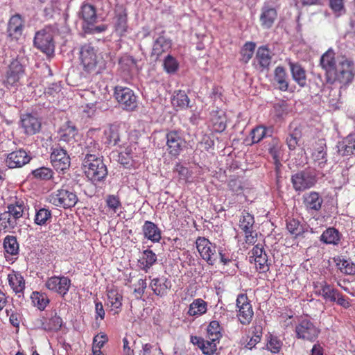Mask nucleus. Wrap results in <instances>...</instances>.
Returning <instances> with one entry per match:
<instances>
[{
	"instance_id": "1",
	"label": "nucleus",
	"mask_w": 355,
	"mask_h": 355,
	"mask_svg": "<svg viewBox=\"0 0 355 355\" xmlns=\"http://www.w3.org/2000/svg\"><path fill=\"white\" fill-rule=\"evenodd\" d=\"M320 65L325 71L327 83L340 85V88L345 87L352 83L355 76L354 62L345 55L336 57L332 49L327 50L320 58Z\"/></svg>"
},
{
	"instance_id": "2",
	"label": "nucleus",
	"mask_w": 355,
	"mask_h": 355,
	"mask_svg": "<svg viewBox=\"0 0 355 355\" xmlns=\"http://www.w3.org/2000/svg\"><path fill=\"white\" fill-rule=\"evenodd\" d=\"M83 164L86 176L94 183L103 181L107 175L106 165L96 154H86Z\"/></svg>"
},
{
	"instance_id": "3",
	"label": "nucleus",
	"mask_w": 355,
	"mask_h": 355,
	"mask_svg": "<svg viewBox=\"0 0 355 355\" xmlns=\"http://www.w3.org/2000/svg\"><path fill=\"white\" fill-rule=\"evenodd\" d=\"M78 200V196L71 189L61 188L49 196V202L53 205L64 209L74 207Z\"/></svg>"
},
{
	"instance_id": "4",
	"label": "nucleus",
	"mask_w": 355,
	"mask_h": 355,
	"mask_svg": "<svg viewBox=\"0 0 355 355\" xmlns=\"http://www.w3.org/2000/svg\"><path fill=\"white\" fill-rule=\"evenodd\" d=\"M295 336L297 339L314 342L318 337L320 330L307 318H300L295 325Z\"/></svg>"
},
{
	"instance_id": "5",
	"label": "nucleus",
	"mask_w": 355,
	"mask_h": 355,
	"mask_svg": "<svg viewBox=\"0 0 355 355\" xmlns=\"http://www.w3.org/2000/svg\"><path fill=\"white\" fill-rule=\"evenodd\" d=\"M51 162L58 171L67 170L71 164V159L67 153L68 148L65 145L58 144L51 148Z\"/></svg>"
},
{
	"instance_id": "6",
	"label": "nucleus",
	"mask_w": 355,
	"mask_h": 355,
	"mask_svg": "<svg viewBox=\"0 0 355 355\" xmlns=\"http://www.w3.org/2000/svg\"><path fill=\"white\" fill-rule=\"evenodd\" d=\"M114 96L123 110L132 111L137 107V96L130 88L115 87Z\"/></svg>"
},
{
	"instance_id": "7",
	"label": "nucleus",
	"mask_w": 355,
	"mask_h": 355,
	"mask_svg": "<svg viewBox=\"0 0 355 355\" xmlns=\"http://www.w3.org/2000/svg\"><path fill=\"white\" fill-rule=\"evenodd\" d=\"M33 42L35 47L47 55L54 52L53 35L50 28H45L37 31L35 33Z\"/></svg>"
},
{
	"instance_id": "8",
	"label": "nucleus",
	"mask_w": 355,
	"mask_h": 355,
	"mask_svg": "<svg viewBox=\"0 0 355 355\" xmlns=\"http://www.w3.org/2000/svg\"><path fill=\"white\" fill-rule=\"evenodd\" d=\"M237 318L243 325H248L254 316L252 304L246 294H239L236 298Z\"/></svg>"
},
{
	"instance_id": "9",
	"label": "nucleus",
	"mask_w": 355,
	"mask_h": 355,
	"mask_svg": "<svg viewBox=\"0 0 355 355\" xmlns=\"http://www.w3.org/2000/svg\"><path fill=\"white\" fill-rule=\"evenodd\" d=\"M166 150L173 157H177L185 146V139L181 130H170L166 135Z\"/></svg>"
},
{
	"instance_id": "10",
	"label": "nucleus",
	"mask_w": 355,
	"mask_h": 355,
	"mask_svg": "<svg viewBox=\"0 0 355 355\" xmlns=\"http://www.w3.org/2000/svg\"><path fill=\"white\" fill-rule=\"evenodd\" d=\"M315 173L311 171H302L291 177L293 187L296 191L301 192L308 189L316 183Z\"/></svg>"
},
{
	"instance_id": "11",
	"label": "nucleus",
	"mask_w": 355,
	"mask_h": 355,
	"mask_svg": "<svg viewBox=\"0 0 355 355\" xmlns=\"http://www.w3.org/2000/svg\"><path fill=\"white\" fill-rule=\"evenodd\" d=\"M24 65L19 58L13 60L8 67L4 85L7 88L17 87L20 79L24 76Z\"/></svg>"
},
{
	"instance_id": "12",
	"label": "nucleus",
	"mask_w": 355,
	"mask_h": 355,
	"mask_svg": "<svg viewBox=\"0 0 355 355\" xmlns=\"http://www.w3.org/2000/svg\"><path fill=\"white\" fill-rule=\"evenodd\" d=\"M31 159L29 153L21 148L8 153L5 159V164L9 168L13 169L21 168L29 163Z\"/></svg>"
},
{
	"instance_id": "13",
	"label": "nucleus",
	"mask_w": 355,
	"mask_h": 355,
	"mask_svg": "<svg viewBox=\"0 0 355 355\" xmlns=\"http://www.w3.org/2000/svg\"><path fill=\"white\" fill-rule=\"evenodd\" d=\"M80 57L81 63L87 71L90 72L96 69L98 62L96 51L90 44H85L82 46Z\"/></svg>"
},
{
	"instance_id": "14",
	"label": "nucleus",
	"mask_w": 355,
	"mask_h": 355,
	"mask_svg": "<svg viewBox=\"0 0 355 355\" xmlns=\"http://www.w3.org/2000/svg\"><path fill=\"white\" fill-rule=\"evenodd\" d=\"M196 244L201 257L209 264L213 265L216 260V246L207 239L200 236L196 239Z\"/></svg>"
},
{
	"instance_id": "15",
	"label": "nucleus",
	"mask_w": 355,
	"mask_h": 355,
	"mask_svg": "<svg viewBox=\"0 0 355 355\" xmlns=\"http://www.w3.org/2000/svg\"><path fill=\"white\" fill-rule=\"evenodd\" d=\"M46 287L62 296L67 293L71 286V280L65 276H53L48 278Z\"/></svg>"
},
{
	"instance_id": "16",
	"label": "nucleus",
	"mask_w": 355,
	"mask_h": 355,
	"mask_svg": "<svg viewBox=\"0 0 355 355\" xmlns=\"http://www.w3.org/2000/svg\"><path fill=\"white\" fill-rule=\"evenodd\" d=\"M78 135L77 128L71 125L70 123H67L64 125L59 132V144L61 146L65 145L69 149L70 147H73L74 144L76 142V136Z\"/></svg>"
},
{
	"instance_id": "17",
	"label": "nucleus",
	"mask_w": 355,
	"mask_h": 355,
	"mask_svg": "<svg viewBox=\"0 0 355 355\" xmlns=\"http://www.w3.org/2000/svg\"><path fill=\"white\" fill-rule=\"evenodd\" d=\"M20 123L24 133L28 135H33L39 132L42 125L40 120L31 114H23L21 117Z\"/></svg>"
},
{
	"instance_id": "18",
	"label": "nucleus",
	"mask_w": 355,
	"mask_h": 355,
	"mask_svg": "<svg viewBox=\"0 0 355 355\" xmlns=\"http://www.w3.org/2000/svg\"><path fill=\"white\" fill-rule=\"evenodd\" d=\"M277 17V10L268 3H264L261 8L259 17L261 26L265 29L270 28L273 26Z\"/></svg>"
},
{
	"instance_id": "19",
	"label": "nucleus",
	"mask_w": 355,
	"mask_h": 355,
	"mask_svg": "<svg viewBox=\"0 0 355 355\" xmlns=\"http://www.w3.org/2000/svg\"><path fill=\"white\" fill-rule=\"evenodd\" d=\"M303 203L306 210L309 213H313L321 209L323 199L318 192L311 191L303 196Z\"/></svg>"
},
{
	"instance_id": "20",
	"label": "nucleus",
	"mask_w": 355,
	"mask_h": 355,
	"mask_svg": "<svg viewBox=\"0 0 355 355\" xmlns=\"http://www.w3.org/2000/svg\"><path fill=\"white\" fill-rule=\"evenodd\" d=\"M254 223V216L244 211L240 219L239 227L245 232V241L248 243H254L252 227Z\"/></svg>"
},
{
	"instance_id": "21",
	"label": "nucleus",
	"mask_w": 355,
	"mask_h": 355,
	"mask_svg": "<svg viewBox=\"0 0 355 355\" xmlns=\"http://www.w3.org/2000/svg\"><path fill=\"white\" fill-rule=\"evenodd\" d=\"M24 20L19 14L12 16L8 21L7 32L9 37L18 40L22 35L24 29Z\"/></svg>"
},
{
	"instance_id": "22",
	"label": "nucleus",
	"mask_w": 355,
	"mask_h": 355,
	"mask_svg": "<svg viewBox=\"0 0 355 355\" xmlns=\"http://www.w3.org/2000/svg\"><path fill=\"white\" fill-rule=\"evenodd\" d=\"M105 136V143L110 146H121L124 144L123 136L120 132V128L117 125H110L104 131Z\"/></svg>"
},
{
	"instance_id": "23",
	"label": "nucleus",
	"mask_w": 355,
	"mask_h": 355,
	"mask_svg": "<svg viewBox=\"0 0 355 355\" xmlns=\"http://www.w3.org/2000/svg\"><path fill=\"white\" fill-rule=\"evenodd\" d=\"M150 287L154 294L157 296L164 297L166 295L168 291L171 288V282L166 277H156L151 280Z\"/></svg>"
},
{
	"instance_id": "24",
	"label": "nucleus",
	"mask_w": 355,
	"mask_h": 355,
	"mask_svg": "<svg viewBox=\"0 0 355 355\" xmlns=\"http://www.w3.org/2000/svg\"><path fill=\"white\" fill-rule=\"evenodd\" d=\"M114 28L116 32L121 36L123 35L128 29L127 12L121 6H117L116 9Z\"/></svg>"
},
{
	"instance_id": "25",
	"label": "nucleus",
	"mask_w": 355,
	"mask_h": 355,
	"mask_svg": "<svg viewBox=\"0 0 355 355\" xmlns=\"http://www.w3.org/2000/svg\"><path fill=\"white\" fill-rule=\"evenodd\" d=\"M291 73L293 80L301 87L306 85V72L299 62H288Z\"/></svg>"
},
{
	"instance_id": "26",
	"label": "nucleus",
	"mask_w": 355,
	"mask_h": 355,
	"mask_svg": "<svg viewBox=\"0 0 355 355\" xmlns=\"http://www.w3.org/2000/svg\"><path fill=\"white\" fill-rule=\"evenodd\" d=\"M318 287V289L315 291L317 295L322 297L326 302L334 303L336 296L339 291L338 289L325 281L320 282Z\"/></svg>"
},
{
	"instance_id": "27",
	"label": "nucleus",
	"mask_w": 355,
	"mask_h": 355,
	"mask_svg": "<svg viewBox=\"0 0 355 355\" xmlns=\"http://www.w3.org/2000/svg\"><path fill=\"white\" fill-rule=\"evenodd\" d=\"M268 153L272 156L274 160V164L278 171L279 168L282 167L280 158L282 154V144L278 138L272 137L269 141L268 144Z\"/></svg>"
},
{
	"instance_id": "28",
	"label": "nucleus",
	"mask_w": 355,
	"mask_h": 355,
	"mask_svg": "<svg viewBox=\"0 0 355 355\" xmlns=\"http://www.w3.org/2000/svg\"><path fill=\"white\" fill-rule=\"evenodd\" d=\"M142 232L144 238L153 243H157L162 238L160 229L156 224L151 221L146 220L142 226Z\"/></svg>"
},
{
	"instance_id": "29",
	"label": "nucleus",
	"mask_w": 355,
	"mask_h": 355,
	"mask_svg": "<svg viewBox=\"0 0 355 355\" xmlns=\"http://www.w3.org/2000/svg\"><path fill=\"white\" fill-rule=\"evenodd\" d=\"M171 48V41L164 37L159 35L154 42L151 55L157 60L163 53L168 51Z\"/></svg>"
},
{
	"instance_id": "30",
	"label": "nucleus",
	"mask_w": 355,
	"mask_h": 355,
	"mask_svg": "<svg viewBox=\"0 0 355 355\" xmlns=\"http://www.w3.org/2000/svg\"><path fill=\"white\" fill-rule=\"evenodd\" d=\"M302 136V126L295 123H292L290 125L289 133L286 137V141L290 150H294Z\"/></svg>"
},
{
	"instance_id": "31",
	"label": "nucleus",
	"mask_w": 355,
	"mask_h": 355,
	"mask_svg": "<svg viewBox=\"0 0 355 355\" xmlns=\"http://www.w3.org/2000/svg\"><path fill=\"white\" fill-rule=\"evenodd\" d=\"M8 280L10 286L12 291L18 295L19 297L24 295L25 289V280L24 277L19 273L9 274Z\"/></svg>"
},
{
	"instance_id": "32",
	"label": "nucleus",
	"mask_w": 355,
	"mask_h": 355,
	"mask_svg": "<svg viewBox=\"0 0 355 355\" xmlns=\"http://www.w3.org/2000/svg\"><path fill=\"white\" fill-rule=\"evenodd\" d=\"M157 257L155 252L149 249L145 250L138 261L139 267L145 272H148L150 268L157 262Z\"/></svg>"
},
{
	"instance_id": "33",
	"label": "nucleus",
	"mask_w": 355,
	"mask_h": 355,
	"mask_svg": "<svg viewBox=\"0 0 355 355\" xmlns=\"http://www.w3.org/2000/svg\"><path fill=\"white\" fill-rule=\"evenodd\" d=\"M191 342L193 344H197L198 346L201 349L203 354L211 355L216 351V345L218 343V340H212L209 339L205 340L200 337L194 336L191 337Z\"/></svg>"
},
{
	"instance_id": "34",
	"label": "nucleus",
	"mask_w": 355,
	"mask_h": 355,
	"mask_svg": "<svg viewBox=\"0 0 355 355\" xmlns=\"http://www.w3.org/2000/svg\"><path fill=\"white\" fill-rule=\"evenodd\" d=\"M338 153L341 156L355 154V134L349 135L337 145Z\"/></svg>"
},
{
	"instance_id": "35",
	"label": "nucleus",
	"mask_w": 355,
	"mask_h": 355,
	"mask_svg": "<svg viewBox=\"0 0 355 355\" xmlns=\"http://www.w3.org/2000/svg\"><path fill=\"white\" fill-rule=\"evenodd\" d=\"M312 158L314 162L318 164L320 168H323L327 162V155L326 151V144L323 141H319L317 146L315 148L312 153Z\"/></svg>"
},
{
	"instance_id": "36",
	"label": "nucleus",
	"mask_w": 355,
	"mask_h": 355,
	"mask_svg": "<svg viewBox=\"0 0 355 355\" xmlns=\"http://www.w3.org/2000/svg\"><path fill=\"white\" fill-rule=\"evenodd\" d=\"M334 261L340 272L347 275H355V263L351 260L345 259L342 256H337L334 258Z\"/></svg>"
},
{
	"instance_id": "37",
	"label": "nucleus",
	"mask_w": 355,
	"mask_h": 355,
	"mask_svg": "<svg viewBox=\"0 0 355 355\" xmlns=\"http://www.w3.org/2000/svg\"><path fill=\"white\" fill-rule=\"evenodd\" d=\"M255 59L261 69H268L272 60L271 52L266 46H259L257 51Z\"/></svg>"
},
{
	"instance_id": "38",
	"label": "nucleus",
	"mask_w": 355,
	"mask_h": 355,
	"mask_svg": "<svg viewBox=\"0 0 355 355\" xmlns=\"http://www.w3.org/2000/svg\"><path fill=\"white\" fill-rule=\"evenodd\" d=\"M27 211V207L22 200H16L8 206V211L17 220L23 217Z\"/></svg>"
},
{
	"instance_id": "39",
	"label": "nucleus",
	"mask_w": 355,
	"mask_h": 355,
	"mask_svg": "<svg viewBox=\"0 0 355 355\" xmlns=\"http://www.w3.org/2000/svg\"><path fill=\"white\" fill-rule=\"evenodd\" d=\"M81 17L88 24H93L97 21L96 6L89 3H83L81 6Z\"/></svg>"
},
{
	"instance_id": "40",
	"label": "nucleus",
	"mask_w": 355,
	"mask_h": 355,
	"mask_svg": "<svg viewBox=\"0 0 355 355\" xmlns=\"http://www.w3.org/2000/svg\"><path fill=\"white\" fill-rule=\"evenodd\" d=\"M341 234L334 227H329L320 236V241L326 244L338 245L340 241Z\"/></svg>"
},
{
	"instance_id": "41",
	"label": "nucleus",
	"mask_w": 355,
	"mask_h": 355,
	"mask_svg": "<svg viewBox=\"0 0 355 355\" xmlns=\"http://www.w3.org/2000/svg\"><path fill=\"white\" fill-rule=\"evenodd\" d=\"M274 80L278 85V88L281 91H286L288 88V76L286 69L278 66L274 71Z\"/></svg>"
},
{
	"instance_id": "42",
	"label": "nucleus",
	"mask_w": 355,
	"mask_h": 355,
	"mask_svg": "<svg viewBox=\"0 0 355 355\" xmlns=\"http://www.w3.org/2000/svg\"><path fill=\"white\" fill-rule=\"evenodd\" d=\"M272 133V130L270 128H266L263 125H258L255 127L251 130L250 132L252 144H257L263 138L270 137Z\"/></svg>"
},
{
	"instance_id": "43",
	"label": "nucleus",
	"mask_w": 355,
	"mask_h": 355,
	"mask_svg": "<svg viewBox=\"0 0 355 355\" xmlns=\"http://www.w3.org/2000/svg\"><path fill=\"white\" fill-rule=\"evenodd\" d=\"M207 303L202 299L198 298L189 305L188 314L190 316L202 315L207 312Z\"/></svg>"
},
{
	"instance_id": "44",
	"label": "nucleus",
	"mask_w": 355,
	"mask_h": 355,
	"mask_svg": "<svg viewBox=\"0 0 355 355\" xmlns=\"http://www.w3.org/2000/svg\"><path fill=\"white\" fill-rule=\"evenodd\" d=\"M62 325V320L56 313L49 318H46L42 323V329L47 331H57L61 328Z\"/></svg>"
},
{
	"instance_id": "45",
	"label": "nucleus",
	"mask_w": 355,
	"mask_h": 355,
	"mask_svg": "<svg viewBox=\"0 0 355 355\" xmlns=\"http://www.w3.org/2000/svg\"><path fill=\"white\" fill-rule=\"evenodd\" d=\"M108 303L110 304L112 311L114 313H118V310L122 306V295L116 289H110L107 291Z\"/></svg>"
},
{
	"instance_id": "46",
	"label": "nucleus",
	"mask_w": 355,
	"mask_h": 355,
	"mask_svg": "<svg viewBox=\"0 0 355 355\" xmlns=\"http://www.w3.org/2000/svg\"><path fill=\"white\" fill-rule=\"evenodd\" d=\"M171 103L178 109H186L189 107V99L184 91L179 90L173 95Z\"/></svg>"
},
{
	"instance_id": "47",
	"label": "nucleus",
	"mask_w": 355,
	"mask_h": 355,
	"mask_svg": "<svg viewBox=\"0 0 355 355\" xmlns=\"http://www.w3.org/2000/svg\"><path fill=\"white\" fill-rule=\"evenodd\" d=\"M288 231L295 237L302 236L304 233V225L297 219L288 218L286 221Z\"/></svg>"
},
{
	"instance_id": "48",
	"label": "nucleus",
	"mask_w": 355,
	"mask_h": 355,
	"mask_svg": "<svg viewBox=\"0 0 355 355\" xmlns=\"http://www.w3.org/2000/svg\"><path fill=\"white\" fill-rule=\"evenodd\" d=\"M3 248L7 254L17 255L19 253V244L14 236H6L3 241Z\"/></svg>"
},
{
	"instance_id": "49",
	"label": "nucleus",
	"mask_w": 355,
	"mask_h": 355,
	"mask_svg": "<svg viewBox=\"0 0 355 355\" xmlns=\"http://www.w3.org/2000/svg\"><path fill=\"white\" fill-rule=\"evenodd\" d=\"M52 218L51 211L46 208L36 210L34 222L38 225H45L50 222Z\"/></svg>"
},
{
	"instance_id": "50",
	"label": "nucleus",
	"mask_w": 355,
	"mask_h": 355,
	"mask_svg": "<svg viewBox=\"0 0 355 355\" xmlns=\"http://www.w3.org/2000/svg\"><path fill=\"white\" fill-rule=\"evenodd\" d=\"M35 179L43 181L51 180L54 175L53 171L48 167L42 166L31 171Z\"/></svg>"
},
{
	"instance_id": "51",
	"label": "nucleus",
	"mask_w": 355,
	"mask_h": 355,
	"mask_svg": "<svg viewBox=\"0 0 355 355\" xmlns=\"http://www.w3.org/2000/svg\"><path fill=\"white\" fill-rule=\"evenodd\" d=\"M256 44L253 42H246L241 50V60L244 63H248L252 58L254 53Z\"/></svg>"
},
{
	"instance_id": "52",
	"label": "nucleus",
	"mask_w": 355,
	"mask_h": 355,
	"mask_svg": "<svg viewBox=\"0 0 355 355\" xmlns=\"http://www.w3.org/2000/svg\"><path fill=\"white\" fill-rule=\"evenodd\" d=\"M221 328L216 320L211 321L207 327V334L209 340H218L221 337Z\"/></svg>"
},
{
	"instance_id": "53",
	"label": "nucleus",
	"mask_w": 355,
	"mask_h": 355,
	"mask_svg": "<svg viewBox=\"0 0 355 355\" xmlns=\"http://www.w3.org/2000/svg\"><path fill=\"white\" fill-rule=\"evenodd\" d=\"M31 299L34 304L40 310H44L49 302L46 294L37 291L33 292Z\"/></svg>"
},
{
	"instance_id": "54",
	"label": "nucleus",
	"mask_w": 355,
	"mask_h": 355,
	"mask_svg": "<svg viewBox=\"0 0 355 355\" xmlns=\"http://www.w3.org/2000/svg\"><path fill=\"white\" fill-rule=\"evenodd\" d=\"M105 202L112 214H116L118 211L122 208V204L117 196L108 195L106 198Z\"/></svg>"
},
{
	"instance_id": "55",
	"label": "nucleus",
	"mask_w": 355,
	"mask_h": 355,
	"mask_svg": "<svg viewBox=\"0 0 355 355\" xmlns=\"http://www.w3.org/2000/svg\"><path fill=\"white\" fill-rule=\"evenodd\" d=\"M164 69L168 73H175L179 67L177 60L171 55H168L164 60Z\"/></svg>"
},
{
	"instance_id": "56",
	"label": "nucleus",
	"mask_w": 355,
	"mask_h": 355,
	"mask_svg": "<svg viewBox=\"0 0 355 355\" xmlns=\"http://www.w3.org/2000/svg\"><path fill=\"white\" fill-rule=\"evenodd\" d=\"M0 221L1 225L6 229H13L17 224V220L8 211L0 214Z\"/></svg>"
},
{
	"instance_id": "57",
	"label": "nucleus",
	"mask_w": 355,
	"mask_h": 355,
	"mask_svg": "<svg viewBox=\"0 0 355 355\" xmlns=\"http://www.w3.org/2000/svg\"><path fill=\"white\" fill-rule=\"evenodd\" d=\"M6 313L7 316L9 317L10 323L15 327H19L21 316L17 309L13 306L12 307L8 306L6 309Z\"/></svg>"
},
{
	"instance_id": "58",
	"label": "nucleus",
	"mask_w": 355,
	"mask_h": 355,
	"mask_svg": "<svg viewBox=\"0 0 355 355\" xmlns=\"http://www.w3.org/2000/svg\"><path fill=\"white\" fill-rule=\"evenodd\" d=\"M329 6L337 17L345 12L344 0H329Z\"/></svg>"
},
{
	"instance_id": "59",
	"label": "nucleus",
	"mask_w": 355,
	"mask_h": 355,
	"mask_svg": "<svg viewBox=\"0 0 355 355\" xmlns=\"http://www.w3.org/2000/svg\"><path fill=\"white\" fill-rule=\"evenodd\" d=\"M253 261L256 264L257 268H258L261 272H264L269 270L268 259L266 253L261 257L254 258V260Z\"/></svg>"
},
{
	"instance_id": "60",
	"label": "nucleus",
	"mask_w": 355,
	"mask_h": 355,
	"mask_svg": "<svg viewBox=\"0 0 355 355\" xmlns=\"http://www.w3.org/2000/svg\"><path fill=\"white\" fill-rule=\"evenodd\" d=\"M334 303L345 309H349L352 305L351 300L340 291H338L336 296Z\"/></svg>"
},
{
	"instance_id": "61",
	"label": "nucleus",
	"mask_w": 355,
	"mask_h": 355,
	"mask_svg": "<svg viewBox=\"0 0 355 355\" xmlns=\"http://www.w3.org/2000/svg\"><path fill=\"white\" fill-rule=\"evenodd\" d=\"M85 149L86 154H96L99 150V144L92 138H87L85 141Z\"/></svg>"
},
{
	"instance_id": "62",
	"label": "nucleus",
	"mask_w": 355,
	"mask_h": 355,
	"mask_svg": "<svg viewBox=\"0 0 355 355\" xmlns=\"http://www.w3.org/2000/svg\"><path fill=\"white\" fill-rule=\"evenodd\" d=\"M118 160L121 164L127 168L132 166L133 162L132 157L128 149H126L125 152H122L119 154Z\"/></svg>"
},
{
	"instance_id": "63",
	"label": "nucleus",
	"mask_w": 355,
	"mask_h": 355,
	"mask_svg": "<svg viewBox=\"0 0 355 355\" xmlns=\"http://www.w3.org/2000/svg\"><path fill=\"white\" fill-rule=\"evenodd\" d=\"M282 343L277 337H271L268 343V349L272 353H278L282 347Z\"/></svg>"
},
{
	"instance_id": "64",
	"label": "nucleus",
	"mask_w": 355,
	"mask_h": 355,
	"mask_svg": "<svg viewBox=\"0 0 355 355\" xmlns=\"http://www.w3.org/2000/svg\"><path fill=\"white\" fill-rule=\"evenodd\" d=\"M147 287L146 280L144 279H140L137 284H136V287L135 288L134 293L136 295L137 298H141L142 295L145 293V290Z\"/></svg>"
}]
</instances>
